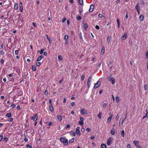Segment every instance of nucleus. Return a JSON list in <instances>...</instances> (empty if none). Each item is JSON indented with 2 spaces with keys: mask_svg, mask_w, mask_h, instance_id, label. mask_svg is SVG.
<instances>
[{
  "mask_svg": "<svg viewBox=\"0 0 148 148\" xmlns=\"http://www.w3.org/2000/svg\"><path fill=\"white\" fill-rule=\"evenodd\" d=\"M60 140L62 143L64 145H66L68 143V141L67 139H66L64 136L61 137L60 138Z\"/></svg>",
  "mask_w": 148,
  "mask_h": 148,
  "instance_id": "f257e3e1",
  "label": "nucleus"
},
{
  "mask_svg": "<svg viewBox=\"0 0 148 148\" xmlns=\"http://www.w3.org/2000/svg\"><path fill=\"white\" fill-rule=\"evenodd\" d=\"M113 140V138L111 137H110L108 138L107 143L108 146H110L112 143Z\"/></svg>",
  "mask_w": 148,
  "mask_h": 148,
  "instance_id": "f03ea898",
  "label": "nucleus"
},
{
  "mask_svg": "<svg viewBox=\"0 0 148 148\" xmlns=\"http://www.w3.org/2000/svg\"><path fill=\"white\" fill-rule=\"evenodd\" d=\"M92 79V77L91 76H90L89 77L87 82V85L88 88H89L91 85V80Z\"/></svg>",
  "mask_w": 148,
  "mask_h": 148,
  "instance_id": "7ed1b4c3",
  "label": "nucleus"
},
{
  "mask_svg": "<svg viewBox=\"0 0 148 148\" xmlns=\"http://www.w3.org/2000/svg\"><path fill=\"white\" fill-rule=\"evenodd\" d=\"M31 119L34 120V121H37L38 119L37 115L36 114L34 115V116H33L31 118Z\"/></svg>",
  "mask_w": 148,
  "mask_h": 148,
  "instance_id": "20e7f679",
  "label": "nucleus"
},
{
  "mask_svg": "<svg viewBox=\"0 0 148 148\" xmlns=\"http://www.w3.org/2000/svg\"><path fill=\"white\" fill-rule=\"evenodd\" d=\"M94 8V6L93 4L91 5L89 11L90 12H92Z\"/></svg>",
  "mask_w": 148,
  "mask_h": 148,
  "instance_id": "39448f33",
  "label": "nucleus"
},
{
  "mask_svg": "<svg viewBox=\"0 0 148 148\" xmlns=\"http://www.w3.org/2000/svg\"><path fill=\"white\" fill-rule=\"evenodd\" d=\"M79 129L80 128L79 127H77L76 128L75 133L76 134L78 135H80V133L79 131Z\"/></svg>",
  "mask_w": 148,
  "mask_h": 148,
  "instance_id": "423d86ee",
  "label": "nucleus"
},
{
  "mask_svg": "<svg viewBox=\"0 0 148 148\" xmlns=\"http://www.w3.org/2000/svg\"><path fill=\"white\" fill-rule=\"evenodd\" d=\"M100 84V82L99 81H98L94 86L95 88H98Z\"/></svg>",
  "mask_w": 148,
  "mask_h": 148,
  "instance_id": "0eeeda50",
  "label": "nucleus"
},
{
  "mask_svg": "<svg viewBox=\"0 0 148 148\" xmlns=\"http://www.w3.org/2000/svg\"><path fill=\"white\" fill-rule=\"evenodd\" d=\"M80 113L82 114H87L86 113V111L84 109H82L81 110Z\"/></svg>",
  "mask_w": 148,
  "mask_h": 148,
  "instance_id": "6e6552de",
  "label": "nucleus"
},
{
  "mask_svg": "<svg viewBox=\"0 0 148 148\" xmlns=\"http://www.w3.org/2000/svg\"><path fill=\"white\" fill-rule=\"evenodd\" d=\"M127 36V34L126 33H125L122 36L121 39L123 40H125Z\"/></svg>",
  "mask_w": 148,
  "mask_h": 148,
  "instance_id": "1a4fd4ad",
  "label": "nucleus"
},
{
  "mask_svg": "<svg viewBox=\"0 0 148 148\" xmlns=\"http://www.w3.org/2000/svg\"><path fill=\"white\" fill-rule=\"evenodd\" d=\"M49 108L50 111L51 112H53V106L52 104H50L49 106Z\"/></svg>",
  "mask_w": 148,
  "mask_h": 148,
  "instance_id": "9d476101",
  "label": "nucleus"
},
{
  "mask_svg": "<svg viewBox=\"0 0 148 148\" xmlns=\"http://www.w3.org/2000/svg\"><path fill=\"white\" fill-rule=\"evenodd\" d=\"M135 8L137 11H139V10H140L139 3H138L136 5Z\"/></svg>",
  "mask_w": 148,
  "mask_h": 148,
  "instance_id": "9b49d317",
  "label": "nucleus"
},
{
  "mask_svg": "<svg viewBox=\"0 0 148 148\" xmlns=\"http://www.w3.org/2000/svg\"><path fill=\"white\" fill-rule=\"evenodd\" d=\"M43 57H44L43 56H40L37 58V61H40L41 60V59L42 58H43Z\"/></svg>",
  "mask_w": 148,
  "mask_h": 148,
  "instance_id": "f8f14e48",
  "label": "nucleus"
},
{
  "mask_svg": "<svg viewBox=\"0 0 148 148\" xmlns=\"http://www.w3.org/2000/svg\"><path fill=\"white\" fill-rule=\"evenodd\" d=\"M144 18V16L143 15H141L140 16L139 19L141 22L143 20Z\"/></svg>",
  "mask_w": 148,
  "mask_h": 148,
  "instance_id": "ddd939ff",
  "label": "nucleus"
},
{
  "mask_svg": "<svg viewBox=\"0 0 148 148\" xmlns=\"http://www.w3.org/2000/svg\"><path fill=\"white\" fill-rule=\"evenodd\" d=\"M57 118L60 121H61L62 119V117L60 115H58L57 116Z\"/></svg>",
  "mask_w": 148,
  "mask_h": 148,
  "instance_id": "4468645a",
  "label": "nucleus"
},
{
  "mask_svg": "<svg viewBox=\"0 0 148 148\" xmlns=\"http://www.w3.org/2000/svg\"><path fill=\"white\" fill-rule=\"evenodd\" d=\"M115 130L114 129V128L112 129L111 130V134L113 135H114L115 134Z\"/></svg>",
  "mask_w": 148,
  "mask_h": 148,
  "instance_id": "2eb2a0df",
  "label": "nucleus"
},
{
  "mask_svg": "<svg viewBox=\"0 0 148 148\" xmlns=\"http://www.w3.org/2000/svg\"><path fill=\"white\" fill-rule=\"evenodd\" d=\"M133 143L136 146H137L138 145V142L136 141H134Z\"/></svg>",
  "mask_w": 148,
  "mask_h": 148,
  "instance_id": "dca6fc26",
  "label": "nucleus"
},
{
  "mask_svg": "<svg viewBox=\"0 0 148 148\" xmlns=\"http://www.w3.org/2000/svg\"><path fill=\"white\" fill-rule=\"evenodd\" d=\"M111 38V37L110 36H108L107 38V42H108V43H109Z\"/></svg>",
  "mask_w": 148,
  "mask_h": 148,
  "instance_id": "f3484780",
  "label": "nucleus"
},
{
  "mask_svg": "<svg viewBox=\"0 0 148 148\" xmlns=\"http://www.w3.org/2000/svg\"><path fill=\"white\" fill-rule=\"evenodd\" d=\"M104 46H102L101 50V53L102 54H103L104 53Z\"/></svg>",
  "mask_w": 148,
  "mask_h": 148,
  "instance_id": "a211bd4d",
  "label": "nucleus"
},
{
  "mask_svg": "<svg viewBox=\"0 0 148 148\" xmlns=\"http://www.w3.org/2000/svg\"><path fill=\"white\" fill-rule=\"evenodd\" d=\"M58 59L60 61H62L63 60V58L62 56L59 55L58 57Z\"/></svg>",
  "mask_w": 148,
  "mask_h": 148,
  "instance_id": "6ab92c4d",
  "label": "nucleus"
},
{
  "mask_svg": "<svg viewBox=\"0 0 148 148\" xmlns=\"http://www.w3.org/2000/svg\"><path fill=\"white\" fill-rule=\"evenodd\" d=\"M102 113L101 112H99V114L97 115V117L100 119H101V118Z\"/></svg>",
  "mask_w": 148,
  "mask_h": 148,
  "instance_id": "aec40b11",
  "label": "nucleus"
},
{
  "mask_svg": "<svg viewBox=\"0 0 148 148\" xmlns=\"http://www.w3.org/2000/svg\"><path fill=\"white\" fill-rule=\"evenodd\" d=\"M6 116H7L8 118H10L12 116V114L11 113H7L6 114Z\"/></svg>",
  "mask_w": 148,
  "mask_h": 148,
  "instance_id": "412c9836",
  "label": "nucleus"
},
{
  "mask_svg": "<svg viewBox=\"0 0 148 148\" xmlns=\"http://www.w3.org/2000/svg\"><path fill=\"white\" fill-rule=\"evenodd\" d=\"M83 27L84 29H86L88 27V25L86 23H84Z\"/></svg>",
  "mask_w": 148,
  "mask_h": 148,
  "instance_id": "4be33fe9",
  "label": "nucleus"
},
{
  "mask_svg": "<svg viewBox=\"0 0 148 148\" xmlns=\"http://www.w3.org/2000/svg\"><path fill=\"white\" fill-rule=\"evenodd\" d=\"M78 2L80 5H82L83 4V0H78Z\"/></svg>",
  "mask_w": 148,
  "mask_h": 148,
  "instance_id": "5701e85b",
  "label": "nucleus"
},
{
  "mask_svg": "<svg viewBox=\"0 0 148 148\" xmlns=\"http://www.w3.org/2000/svg\"><path fill=\"white\" fill-rule=\"evenodd\" d=\"M46 36L47 37V39L49 40V44H51V40H50V38L47 35H46Z\"/></svg>",
  "mask_w": 148,
  "mask_h": 148,
  "instance_id": "b1692460",
  "label": "nucleus"
},
{
  "mask_svg": "<svg viewBox=\"0 0 148 148\" xmlns=\"http://www.w3.org/2000/svg\"><path fill=\"white\" fill-rule=\"evenodd\" d=\"M68 39V36L67 35H65L64 36V39L65 41H67Z\"/></svg>",
  "mask_w": 148,
  "mask_h": 148,
  "instance_id": "393cba45",
  "label": "nucleus"
},
{
  "mask_svg": "<svg viewBox=\"0 0 148 148\" xmlns=\"http://www.w3.org/2000/svg\"><path fill=\"white\" fill-rule=\"evenodd\" d=\"M124 130H122L121 133V135L123 137H124Z\"/></svg>",
  "mask_w": 148,
  "mask_h": 148,
  "instance_id": "a878e982",
  "label": "nucleus"
},
{
  "mask_svg": "<svg viewBox=\"0 0 148 148\" xmlns=\"http://www.w3.org/2000/svg\"><path fill=\"white\" fill-rule=\"evenodd\" d=\"M101 148H106V147L105 144H102L101 145Z\"/></svg>",
  "mask_w": 148,
  "mask_h": 148,
  "instance_id": "bb28decb",
  "label": "nucleus"
},
{
  "mask_svg": "<svg viewBox=\"0 0 148 148\" xmlns=\"http://www.w3.org/2000/svg\"><path fill=\"white\" fill-rule=\"evenodd\" d=\"M148 85L147 84H145L144 86V89L145 90H146L147 89Z\"/></svg>",
  "mask_w": 148,
  "mask_h": 148,
  "instance_id": "cd10ccee",
  "label": "nucleus"
},
{
  "mask_svg": "<svg viewBox=\"0 0 148 148\" xmlns=\"http://www.w3.org/2000/svg\"><path fill=\"white\" fill-rule=\"evenodd\" d=\"M112 118V116H111L110 117H109L107 120V122H110Z\"/></svg>",
  "mask_w": 148,
  "mask_h": 148,
  "instance_id": "c85d7f7f",
  "label": "nucleus"
},
{
  "mask_svg": "<svg viewBox=\"0 0 148 148\" xmlns=\"http://www.w3.org/2000/svg\"><path fill=\"white\" fill-rule=\"evenodd\" d=\"M108 80L109 81H111L113 79H114L112 77H108Z\"/></svg>",
  "mask_w": 148,
  "mask_h": 148,
  "instance_id": "c756f323",
  "label": "nucleus"
},
{
  "mask_svg": "<svg viewBox=\"0 0 148 148\" xmlns=\"http://www.w3.org/2000/svg\"><path fill=\"white\" fill-rule=\"evenodd\" d=\"M74 142V139L73 138H72L71 140H70L69 141V143H71Z\"/></svg>",
  "mask_w": 148,
  "mask_h": 148,
  "instance_id": "7c9ffc66",
  "label": "nucleus"
},
{
  "mask_svg": "<svg viewBox=\"0 0 148 148\" xmlns=\"http://www.w3.org/2000/svg\"><path fill=\"white\" fill-rule=\"evenodd\" d=\"M32 70L33 71H35L36 70V68L35 67V66L33 65L32 66Z\"/></svg>",
  "mask_w": 148,
  "mask_h": 148,
  "instance_id": "2f4dec72",
  "label": "nucleus"
},
{
  "mask_svg": "<svg viewBox=\"0 0 148 148\" xmlns=\"http://www.w3.org/2000/svg\"><path fill=\"white\" fill-rule=\"evenodd\" d=\"M117 22L118 24V28H119L120 26V23L119 20L118 19H117Z\"/></svg>",
  "mask_w": 148,
  "mask_h": 148,
  "instance_id": "473e14b6",
  "label": "nucleus"
},
{
  "mask_svg": "<svg viewBox=\"0 0 148 148\" xmlns=\"http://www.w3.org/2000/svg\"><path fill=\"white\" fill-rule=\"evenodd\" d=\"M79 38H80L81 39V40H83L82 37V33H80L79 34Z\"/></svg>",
  "mask_w": 148,
  "mask_h": 148,
  "instance_id": "72a5a7b5",
  "label": "nucleus"
},
{
  "mask_svg": "<svg viewBox=\"0 0 148 148\" xmlns=\"http://www.w3.org/2000/svg\"><path fill=\"white\" fill-rule=\"evenodd\" d=\"M146 117H148V112H147L145 116H144L143 117V119H144Z\"/></svg>",
  "mask_w": 148,
  "mask_h": 148,
  "instance_id": "f704fd0d",
  "label": "nucleus"
},
{
  "mask_svg": "<svg viewBox=\"0 0 148 148\" xmlns=\"http://www.w3.org/2000/svg\"><path fill=\"white\" fill-rule=\"evenodd\" d=\"M76 18H77V19L78 20H80L81 19V17L80 16H79V15L77 16Z\"/></svg>",
  "mask_w": 148,
  "mask_h": 148,
  "instance_id": "c9c22d12",
  "label": "nucleus"
},
{
  "mask_svg": "<svg viewBox=\"0 0 148 148\" xmlns=\"http://www.w3.org/2000/svg\"><path fill=\"white\" fill-rule=\"evenodd\" d=\"M70 134L73 136H75V133L73 132H71Z\"/></svg>",
  "mask_w": 148,
  "mask_h": 148,
  "instance_id": "e433bc0d",
  "label": "nucleus"
},
{
  "mask_svg": "<svg viewBox=\"0 0 148 148\" xmlns=\"http://www.w3.org/2000/svg\"><path fill=\"white\" fill-rule=\"evenodd\" d=\"M14 8L15 10H16L18 9V4H16L14 7Z\"/></svg>",
  "mask_w": 148,
  "mask_h": 148,
  "instance_id": "4c0bfd02",
  "label": "nucleus"
},
{
  "mask_svg": "<svg viewBox=\"0 0 148 148\" xmlns=\"http://www.w3.org/2000/svg\"><path fill=\"white\" fill-rule=\"evenodd\" d=\"M79 123L81 125H82L84 124V122H83V121H79Z\"/></svg>",
  "mask_w": 148,
  "mask_h": 148,
  "instance_id": "58836bf2",
  "label": "nucleus"
},
{
  "mask_svg": "<svg viewBox=\"0 0 148 148\" xmlns=\"http://www.w3.org/2000/svg\"><path fill=\"white\" fill-rule=\"evenodd\" d=\"M119 98L118 97H116V102L118 103L119 101Z\"/></svg>",
  "mask_w": 148,
  "mask_h": 148,
  "instance_id": "ea45409f",
  "label": "nucleus"
},
{
  "mask_svg": "<svg viewBox=\"0 0 148 148\" xmlns=\"http://www.w3.org/2000/svg\"><path fill=\"white\" fill-rule=\"evenodd\" d=\"M126 118H127L126 114L125 118L122 121L121 124H122L124 122L125 120L126 119Z\"/></svg>",
  "mask_w": 148,
  "mask_h": 148,
  "instance_id": "a19ab883",
  "label": "nucleus"
},
{
  "mask_svg": "<svg viewBox=\"0 0 148 148\" xmlns=\"http://www.w3.org/2000/svg\"><path fill=\"white\" fill-rule=\"evenodd\" d=\"M15 106V104H12V105L10 107L12 108H13Z\"/></svg>",
  "mask_w": 148,
  "mask_h": 148,
  "instance_id": "79ce46f5",
  "label": "nucleus"
},
{
  "mask_svg": "<svg viewBox=\"0 0 148 148\" xmlns=\"http://www.w3.org/2000/svg\"><path fill=\"white\" fill-rule=\"evenodd\" d=\"M3 138V136L2 135H0V142H1Z\"/></svg>",
  "mask_w": 148,
  "mask_h": 148,
  "instance_id": "37998d69",
  "label": "nucleus"
},
{
  "mask_svg": "<svg viewBox=\"0 0 148 148\" xmlns=\"http://www.w3.org/2000/svg\"><path fill=\"white\" fill-rule=\"evenodd\" d=\"M112 84L113 85H114V84L115 83V80L114 79H113L112 80Z\"/></svg>",
  "mask_w": 148,
  "mask_h": 148,
  "instance_id": "c03bdc74",
  "label": "nucleus"
},
{
  "mask_svg": "<svg viewBox=\"0 0 148 148\" xmlns=\"http://www.w3.org/2000/svg\"><path fill=\"white\" fill-rule=\"evenodd\" d=\"M20 12H22L23 10V7L22 6H20Z\"/></svg>",
  "mask_w": 148,
  "mask_h": 148,
  "instance_id": "a18cd8bd",
  "label": "nucleus"
},
{
  "mask_svg": "<svg viewBox=\"0 0 148 148\" xmlns=\"http://www.w3.org/2000/svg\"><path fill=\"white\" fill-rule=\"evenodd\" d=\"M41 64V63L40 62H37L36 63V65H37V66H39L40 65V64Z\"/></svg>",
  "mask_w": 148,
  "mask_h": 148,
  "instance_id": "49530a36",
  "label": "nucleus"
},
{
  "mask_svg": "<svg viewBox=\"0 0 148 148\" xmlns=\"http://www.w3.org/2000/svg\"><path fill=\"white\" fill-rule=\"evenodd\" d=\"M32 24H33V26H34L35 27H36L37 25H36V23H34V22L33 23H32Z\"/></svg>",
  "mask_w": 148,
  "mask_h": 148,
  "instance_id": "de8ad7c7",
  "label": "nucleus"
},
{
  "mask_svg": "<svg viewBox=\"0 0 148 148\" xmlns=\"http://www.w3.org/2000/svg\"><path fill=\"white\" fill-rule=\"evenodd\" d=\"M79 119L81 121H83L84 120V118L82 117H80Z\"/></svg>",
  "mask_w": 148,
  "mask_h": 148,
  "instance_id": "09e8293b",
  "label": "nucleus"
},
{
  "mask_svg": "<svg viewBox=\"0 0 148 148\" xmlns=\"http://www.w3.org/2000/svg\"><path fill=\"white\" fill-rule=\"evenodd\" d=\"M43 51H44L43 49H41V50L40 51V54H42L43 53Z\"/></svg>",
  "mask_w": 148,
  "mask_h": 148,
  "instance_id": "8fccbe9b",
  "label": "nucleus"
},
{
  "mask_svg": "<svg viewBox=\"0 0 148 148\" xmlns=\"http://www.w3.org/2000/svg\"><path fill=\"white\" fill-rule=\"evenodd\" d=\"M48 94V91L47 90H46L45 92V95H46Z\"/></svg>",
  "mask_w": 148,
  "mask_h": 148,
  "instance_id": "3c124183",
  "label": "nucleus"
},
{
  "mask_svg": "<svg viewBox=\"0 0 148 148\" xmlns=\"http://www.w3.org/2000/svg\"><path fill=\"white\" fill-rule=\"evenodd\" d=\"M70 125L69 124H68L67 126L66 127V129L67 128H70Z\"/></svg>",
  "mask_w": 148,
  "mask_h": 148,
  "instance_id": "603ef678",
  "label": "nucleus"
},
{
  "mask_svg": "<svg viewBox=\"0 0 148 148\" xmlns=\"http://www.w3.org/2000/svg\"><path fill=\"white\" fill-rule=\"evenodd\" d=\"M0 53L1 54H3L4 53V52L2 50H0Z\"/></svg>",
  "mask_w": 148,
  "mask_h": 148,
  "instance_id": "864d4df0",
  "label": "nucleus"
},
{
  "mask_svg": "<svg viewBox=\"0 0 148 148\" xmlns=\"http://www.w3.org/2000/svg\"><path fill=\"white\" fill-rule=\"evenodd\" d=\"M95 27L96 29H99V26L98 25H96Z\"/></svg>",
  "mask_w": 148,
  "mask_h": 148,
  "instance_id": "5fc2aeb1",
  "label": "nucleus"
},
{
  "mask_svg": "<svg viewBox=\"0 0 148 148\" xmlns=\"http://www.w3.org/2000/svg\"><path fill=\"white\" fill-rule=\"evenodd\" d=\"M146 57L147 59H148V52L146 53Z\"/></svg>",
  "mask_w": 148,
  "mask_h": 148,
  "instance_id": "6e6d98bb",
  "label": "nucleus"
},
{
  "mask_svg": "<svg viewBox=\"0 0 148 148\" xmlns=\"http://www.w3.org/2000/svg\"><path fill=\"white\" fill-rule=\"evenodd\" d=\"M13 120V119L12 118H11L10 119H9L8 120V121L9 122H11Z\"/></svg>",
  "mask_w": 148,
  "mask_h": 148,
  "instance_id": "4d7b16f0",
  "label": "nucleus"
},
{
  "mask_svg": "<svg viewBox=\"0 0 148 148\" xmlns=\"http://www.w3.org/2000/svg\"><path fill=\"white\" fill-rule=\"evenodd\" d=\"M66 18H64L63 19H62V23H64V21H66Z\"/></svg>",
  "mask_w": 148,
  "mask_h": 148,
  "instance_id": "13d9d810",
  "label": "nucleus"
},
{
  "mask_svg": "<svg viewBox=\"0 0 148 148\" xmlns=\"http://www.w3.org/2000/svg\"><path fill=\"white\" fill-rule=\"evenodd\" d=\"M84 78V75H82L81 77V79L82 80H83Z\"/></svg>",
  "mask_w": 148,
  "mask_h": 148,
  "instance_id": "bf43d9fd",
  "label": "nucleus"
},
{
  "mask_svg": "<svg viewBox=\"0 0 148 148\" xmlns=\"http://www.w3.org/2000/svg\"><path fill=\"white\" fill-rule=\"evenodd\" d=\"M127 148H131L130 145L129 144L127 145Z\"/></svg>",
  "mask_w": 148,
  "mask_h": 148,
  "instance_id": "052dcab7",
  "label": "nucleus"
},
{
  "mask_svg": "<svg viewBox=\"0 0 148 148\" xmlns=\"http://www.w3.org/2000/svg\"><path fill=\"white\" fill-rule=\"evenodd\" d=\"M28 139L26 138V137H25V138H24V140L25 141V142H27L28 141Z\"/></svg>",
  "mask_w": 148,
  "mask_h": 148,
  "instance_id": "680f3d73",
  "label": "nucleus"
},
{
  "mask_svg": "<svg viewBox=\"0 0 148 148\" xmlns=\"http://www.w3.org/2000/svg\"><path fill=\"white\" fill-rule=\"evenodd\" d=\"M15 53L16 55H17L18 54V51L17 50H15Z\"/></svg>",
  "mask_w": 148,
  "mask_h": 148,
  "instance_id": "e2e57ef3",
  "label": "nucleus"
},
{
  "mask_svg": "<svg viewBox=\"0 0 148 148\" xmlns=\"http://www.w3.org/2000/svg\"><path fill=\"white\" fill-rule=\"evenodd\" d=\"M95 138V136H92L90 137V139L91 140H93Z\"/></svg>",
  "mask_w": 148,
  "mask_h": 148,
  "instance_id": "0e129e2a",
  "label": "nucleus"
},
{
  "mask_svg": "<svg viewBox=\"0 0 148 148\" xmlns=\"http://www.w3.org/2000/svg\"><path fill=\"white\" fill-rule=\"evenodd\" d=\"M119 116L118 115H117L116 117V120H118L119 119Z\"/></svg>",
  "mask_w": 148,
  "mask_h": 148,
  "instance_id": "69168bd1",
  "label": "nucleus"
},
{
  "mask_svg": "<svg viewBox=\"0 0 148 148\" xmlns=\"http://www.w3.org/2000/svg\"><path fill=\"white\" fill-rule=\"evenodd\" d=\"M75 105V103H74V102H72V103H71V106H73Z\"/></svg>",
  "mask_w": 148,
  "mask_h": 148,
  "instance_id": "338daca9",
  "label": "nucleus"
},
{
  "mask_svg": "<svg viewBox=\"0 0 148 148\" xmlns=\"http://www.w3.org/2000/svg\"><path fill=\"white\" fill-rule=\"evenodd\" d=\"M99 17L102 18V17H103V16L101 14H99Z\"/></svg>",
  "mask_w": 148,
  "mask_h": 148,
  "instance_id": "774afa93",
  "label": "nucleus"
}]
</instances>
